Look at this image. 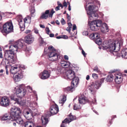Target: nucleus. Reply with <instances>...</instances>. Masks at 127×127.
<instances>
[{"label":"nucleus","mask_w":127,"mask_h":127,"mask_svg":"<svg viewBox=\"0 0 127 127\" xmlns=\"http://www.w3.org/2000/svg\"><path fill=\"white\" fill-rule=\"evenodd\" d=\"M64 6L66 7H67V4L65 1L63 3Z\"/></svg>","instance_id":"obj_58"},{"label":"nucleus","mask_w":127,"mask_h":127,"mask_svg":"<svg viewBox=\"0 0 127 127\" xmlns=\"http://www.w3.org/2000/svg\"><path fill=\"white\" fill-rule=\"evenodd\" d=\"M78 100L79 103L82 104H85L88 101L84 95H82L79 96Z\"/></svg>","instance_id":"obj_22"},{"label":"nucleus","mask_w":127,"mask_h":127,"mask_svg":"<svg viewBox=\"0 0 127 127\" xmlns=\"http://www.w3.org/2000/svg\"><path fill=\"white\" fill-rule=\"evenodd\" d=\"M8 68H10L9 66L8 65L6 66L5 67V69L6 71V74L7 75L8 74Z\"/></svg>","instance_id":"obj_44"},{"label":"nucleus","mask_w":127,"mask_h":127,"mask_svg":"<svg viewBox=\"0 0 127 127\" xmlns=\"http://www.w3.org/2000/svg\"><path fill=\"white\" fill-rule=\"evenodd\" d=\"M68 25H69V28H71V27L72 26V24L70 22L68 23Z\"/></svg>","instance_id":"obj_59"},{"label":"nucleus","mask_w":127,"mask_h":127,"mask_svg":"<svg viewBox=\"0 0 127 127\" xmlns=\"http://www.w3.org/2000/svg\"><path fill=\"white\" fill-rule=\"evenodd\" d=\"M66 77L70 80L72 79L75 76V73L74 71L72 70H67L65 73Z\"/></svg>","instance_id":"obj_19"},{"label":"nucleus","mask_w":127,"mask_h":127,"mask_svg":"<svg viewBox=\"0 0 127 127\" xmlns=\"http://www.w3.org/2000/svg\"><path fill=\"white\" fill-rule=\"evenodd\" d=\"M86 79L88 80L90 79V76L89 75H87L86 78Z\"/></svg>","instance_id":"obj_63"},{"label":"nucleus","mask_w":127,"mask_h":127,"mask_svg":"<svg viewBox=\"0 0 127 127\" xmlns=\"http://www.w3.org/2000/svg\"><path fill=\"white\" fill-rule=\"evenodd\" d=\"M61 23H62V24L63 25H64L65 23V20H64V19L63 18H62V19L61 20Z\"/></svg>","instance_id":"obj_49"},{"label":"nucleus","mask_w":127,"mask_h":127,"mask_svg":"<svg viewBox=\"0 0 127 127\" xmlns=\"http://www.w3.org/2000/svg\"><path fill=\"white\" fill-rule=\"evenodd\" d=\"M114 79L115 82L119 84L121 83L122 80L123 78L121 74L120 73L116 72L113 74Z\"/></svg>","instance_id":"obj_16"},{"label":"nucleus","mask_w":127,"mask_h":127,"mask_svg":"<svg viewBox=\"0 0 127 127\" xmlns=\"http://www.w3.org/2000/svg\"><path fill=\"white\" fill-rule=\"evenodd\" d=\"M13 30V25L11 21L8 22L4 25L3 30H1V28L0 27V31L3 33H8L12 32Z\"/></svg>","instance_id":"obj_8"},{"label":"nucleus","mask_w":127,"mask_h":127,"mask_svg":"<svg viewBox=\"0 0 127 127\" xmlns=\"http://www.w3.org/2000/svg\"><path fill=\"white\" fill-rule=\"evenodd\" d=\"M30 10L31 13H33L35 12V9L33 7H32L31 8H30Z\"/></svg>","instance_id":"obj_43"},{"label":"nucleus","mask_w":127,"mask_h":127,"mask_svg":"<svg viewBox=\"0 0 127 127\" xmlns=\"http://www.w3.org/2000/svg\"><path fill=\"white\" fill-rule=\"evenodd\" d=\"M82 34L84 35H87L88 34V32L87 31H83Z\"/></svg>","instance_id":"obj_46"},{"label":"nucleus","mask_w":127,"mask_h":127,"mask_svg":"<svg viewBox=\"0 0 127 127\" xmlns=\"http://www.w3.org/2000/svg\"><path fill=\"white\" fill-rule=\"evenodd\" d=\"M92 2L88 1L86 2L85 7L87 11V13L89 21L91 20H95L98 17L97 14L95 12L98 10V7L95 4L90 5L88 8L87 7V5L89 4L93 3Z\"/></svg>","instance_id":"obj_4"},{"label":"nucleus","mask_w":127,"mask_h":127,"mask_svg":"<svg viewBox=\"0 0 127 127\" xmlns=\"http://www.w3.org/2000/svg\"><path fill=\"white\" fill-rule=\"evenodd\" d=\"M23 72L21 70H20L17 73L14 75L13 79L15 82L19 81L23 77Z\"/></svg>","instance_id":"obj_14"},{"label":"nucleus","mask_w":127,"mask_h":127,"mask_svg":"<svg viewBox=\"0 0 127 127\" xmlns=\"http://www.w3.org/2000/svg\"><path fill=\"white\" fill-rule=\"evenodd\" d=\"M76 25L75 24H74L73 27V30H74L76 29Z\"/></svg>","instance_id":"obj_56"},{"label":"nucleus","mask_w":127,"mask_h":127,"mask_svg":"<svg viewBox=\"0 0 127 127\" xmlns=\"http://www.w3.org/2000/svg\"><path fill=\"white\" fill-rule=\"evenodd\" d=\"M46 33L48 34H49L50 31L49 30V29L48 27H46Z\"/></svg>","instance_id":"obj_47"},{"label":"nucleus","mask_w":127,"mask_h":127,"mask_svg":"<svg viewBox=\"0 0 127 127\" xmlns=\"http://www.w3.org/2000/svg\"><path fill=\"white\" fill-rule=\"evenodd\" d=\"M24 116L27 119L29 120L31 118L32 116L31 113L30 111V109L29 111H27L24 113Z\"/></svg>","instance_id":"obj_29"},{"label":"nucleus","mask_w":127,"mask_h":127,"mask_svg":"<svg viewBox=\"0 0 127 127\" xmlns=\"http://www.w3.org/2000/svg\"><path fill=\"white\" fill-rule=\"evenodd\" d=\"M40 26L41 28H45V26L41 24L40 25Z\"/></svg>","instance_id":"obj_64"},{"label":"nucleus","mask_w":127,"mask_h":127,"mask_svg":"<svg viewBox=\"0 0 127 127\" xmlns=\"http://www.w3.org/2000/svg\"><path fill=\"white\" fill-rule=\"evenodd\" d=\"M30 113H31L32 117H33L34 116H35L37 114V110L36 109V110H32L31 109H30Z\"/></svg>","instance_id":"obj_36"},{"label":"nucleus","mask_w":127,"mask_h":127,"mask_svg":"<svg viewBox=\"0 0 127 127\" xmlns=\"http://www.w3.org/2000/svg\"><path fill=\"white\" fill-rule=\"evenodd\" d=\"M64 58L65 60H68V56L66 55H65L64 56Z\"/></svg>","instance_id":"obj_55"},{"label":"nucleus","mask_w":127,"mask_h":127,"mask_svg":"<svg viewBox=\"0 0 127 127\" xmlns=\"http://www.w3.org/2000/svg\"><path fill=\"white\" fill-rule=\"evenodd\" d=\"M76 119V117L75 116L72 115L70 114L68 116V118H66L62 122V123H65V124L69 123L71 121L74 120Z\"/></svg>","instance_id":"obj_20"},{"label":"nucleus","mask_w":127,"mask_h":127,"mask_svg":"<svg viewBox=\"0 0 127 127\" xmlns=\"http://www.w3.org/2000/svg\"><path fill=\"white\" fill-rule=\"evenodd\" d=\"M25 39L26 43L28 44H30L33 41L34 38L32 35L29 34L25 37Z\"/></svg>","instance_id":"obj_21"},{"label":"nucleus","mask_w":127,"mask_h":127,"mask_svg":"<svg viewBox=\"0 0 127 127\" xmlns=\"http://www.w3.org/2000/svg\"><path fill=\"white\" fill-rule=\"evenodd\" d=\"M70 63L68 61H61L55 68H53L52 70L56 71V73L58 75L62 73L63 70L62 67L66 68L68 67L70 65Z\"/></svg>","instance_id":"obj_6"},{"label":"nucleus","mask_w":127,"mask_h":127,"mask_svg":"<svg viewBox=\"0 0 127 127\" xmlns=\"http://www.w3.org/2000/svg\"><path fill=\"white\" fill-rule=\"evenodd\" d=\"M81 52L82 54L83 55L84 57H86L87 54L85 53L83 49H82V51Z\"/></svg>","instance_id":"obj_51"},{"label":"nucleus","mask_w":127,"mask_h":127,"mask_svg":"<svg viewBox=\"0 0 127 127\" xmlns=\"http://www.w3.org/2000/svg\"><path fill=\"white\" fill-rule=\"evenodd\" d=\"M58 106L56 104L51 106L49 109V111L50 113V116L55 114L59 111Z\"/></svg>","instance_id":"obj_17"},{"label":"nucleus","mask_w":127,"mask_h":127,"mask_svg":"<svg viewBox=\"0 0 127 127\" xmlns=\"http://www.w3.org/2000/svg\"><path fill=\"white\" fill-rule=\"evenodd\" d=\"M114 76L113 74H111L108 76L106 80L107 81H112L114 79Z\"/></svg>","instance_id":"obj_38"},{"label":"nucleus","mask_w":127,"mask_h":127,"mask_svg":"<svg viewBox=\"0 0 127 127\" xmlns=\"http://www.w3.org/2000/svg\"><path fill=\"white\" fill-rule=\"evenodd\" d=\"M20 68L24 69V66L23 65H15L11 67L10 69V72L12 74H15L20 70Z\"/></svg>","instance_id":"obj_13"},{"label":"nucleus","mask_w":127,"mask_h":127,"mask_svg":"<svg viewBox=\"0 0 127 127\" xmlns=\"http://www.w3.org/2000/svg\"><path fill=\"white\" fill-rule=\"evenodd\" d=\"M67 17L68 20L67 21L68 22H70V18L69 15L67 13Z\"/></svg>","instance_id":"obj_54"},{"label":"nucleus","mask_w":127,"mask_h":127,"mask_svg":"<svg viewBox=\"0 0 127 127\" xmlns=\"http://www.w3.org/2000/svg\"><path fill=\"white\" fill-rule=\"evenodd\" d=\"M58 6H59V7H61L62 8L63 7V6L60 3V2H58Z\"/></svg>","instance_id":"obj_52"},{"label":"nucleus","mask_w":127,"mask_h":127,"mask_svg":"<svg viewBox=\"0 0 127 127\" xmlns=\"http://www.w3.org/2000/svg\"><path fill=\"white\" fill-rule=\"evenodd\" d=\"M39 40L40 45H46V43L44 41L43 39L40 36Z\"/></svg>","instance_id":"obj_37"},{"label":"nucleus","mask_w":127,"mask_h":127,"mask_svg":"<svg viewBox=\"0 0 127 127\" xmlns=\"http://www.w3.org/2000/svg\"><path fill=\"white\" fill-rule=\"evenodd\" d=\"M50 76V73L47 70H44L39 74V78L41 79L44 80L49 78Z\"/></svg>","instance_id":"obj_15"},{"label":"nucleus","mask_w":127,"mask_h":127,"mask_svg":"<svg viewBox=\"0 0 127 127\" xmlns=\"http://www.w3.org/2000/svg\"><path fill=\"white\" fill-rule=\"evenodd\" d=\"M92 103L94 104H96V99L95 98H94V99L92 101Z\"/></svg>","instance_id":"obj_53"},{"label":"nucleus","mask_w":127,"mask_h":127,"mask_svg":"<svg viewBox=\"0 0 127 127\" xmlns=\"http://www.w3.org/2000/svg\"><path fill=\"white\" fill-rule=\"evenodd\" d=\"M25 41L23 39H20L16 41L15 43V44L18 47L19 49H22L26 52V54L27 56V54L30 55V53L29 51L27 50L26 46L25 44Z\"/></svg>","instance_id":"obj_10"},{"label":"nucleus","mask_w":127,"mask_h":127,"mask_svg":"<svg viewBox=\"0 0 127 127\" xmlns=\"http://www.w3.org/2000/svg\"><path fill=\"white\" fill-rule=\"evenodd\" d=\"M25 87V85L23 84H21L15 87L14 91L16 94L18 98L15 97H11L12 100L16 101V103L20 106L24 105L25 104V101H23L21 100V98L23 97L26 94V92L24 89Z\"/></svg>","instance_id":"obj_2"},{"label":"nucleus","mask_w":127,"mask_h":127,"mask_svg":"<svg viewBox=\"0 0 127 127\" xmlns=\"http://www.w3.org/2000/svg\"><path fill=\"white\" fill-rule=\"evenodd\" d=\"M41 120L43 125H45L48 123V119L46 117L42 116L41 117Z\"/></svg>","instance_id":"obj_34"},{"label":"nucleus","mask_w":127,"mask_h":127,"mask_svg":"<svg viewBox=\"0 0 127 127\" xmlns=\"http://www.w3.org/2000/svg\"><path fill=\"white\" fill-rule=\"evenodd\" d=\"M56 38L57 39H60V38H62V35H60L56 37Z\"/></svg>","instance_id":"obj_60"},{"label":"nucleus","mask_w":127,"mask_h":127,"mask_svg":"<svg viewBox=\"0 0 127 127\" xmlns=\"http://www.w3.org/2000/svg\"><path fill=\"white\" fill-rule=\"evenodd\" d=\"M25 127H35L34 121H28L25 122L24 124Z\"/></svg>","instance_id":"obj_24"},{"label":"nucleus","mask_w":127,"mask_h":127,"mask_svg":"<svg viewBox=\"0 0 127 127\" xmlns=\"http://www.w3.org/2000/svg\"><path fill=\"white\" fill-rule=\"evenodd\" d=\"M104 78L101 79L100 81H97L95 82H93L89 88L91 92H95L96 89H98L100 86L101 84L104 82Z\"/></svg>","instance_id":"obj_9"},{"label":"nucleus","mask_w":127,"mask_h":127,"mask_svg":"<svg viewBox=\"0 0 127 127\" xmlns=\"http://www.w3.org/2000/svg\"><path fill=\"white\" fill-rule=\"evenodd\" d=\"M90 29L94 31H96L100 29L101 31L103 33H106L109 30L107 25L105 23H103L101 20H94L88 22Z\"/></svg>","instance_id":"obj_3"},{"label":"nucleus","mask_w":127,"mask_h":127,"mask_svg":"<svg viewBox=\"0 0 127 127\" xmlns=\"http://www.w3.org/2000/svg\"><path fill=\"white\" fill-rule=\"evenodd\" d=\"M31 31L30 30H27L25 31V33H30L31 32Z\"/></svg>","instance_id":"obj_62"},{"label":"nucleus","mask_w":127,"mask_h":127,"mask_svg":"<svg viewBox=\"0 0 127 127\" xmlns=\"http://www.w3.org/2000/svg\"><path fill=\"white\" fill-rule=\"evenodd\" d=\"M4 56L6 58H8L12 63H13L15 59L14 58V54L12 52L9 50H6L4 51Z\"/></svg>","instance_id":"obj_11"},{"label":"nucleus","mask_w":127,"mask_h":127,"mask_svg":"<svg viewBox=\"0 0 127 127\" xmlns=\"http://www.w3.org/2000/svg\"><path fill=\"white\" fill-rule=\"evenodd\" d=\"M62 38L65 39H67L68 38V37L66 35H62Z\"/></svg>","instance_id":"obj_48"},{"label":"nucleus","mask_w":127,"mask_h":127,"mask_svg":"<svg viewBox=\"0 0 127 127\" xmlns=\"http://www.w3.org/2000/svg\"><path fill=\"white\" fill-rule=\"evenodd\" d=\"M12 118L11 116V111H10V116L9 117V115L7 114H6L4 115L1 118V120L4 121L6 120H9V122H10L11 121H12L11 119Z\"/></svg>","instance_id":"obj_27"},{"label":"nucleus","mask_w":127,"mask_h":127,"mask_svg":"<svg viewBox=\"0 0 127 127\" xmlns=\"http://www.w3.org/2000/svg\"><path fill=\"white\" fill-rule=\"evenodd\" d=\"M18 21L21 30L22 31H24L25 27V23L23 21V20L21 19H19Z\"/></svg>","instance_id":"obj_26"},{"label":"nucleus","mask_w":127,"mask_h":127,"mask_svg":"<svg viewBox=\"0 0 127 127\" xmlns=\"http://www.w3.org/2000/svg\"><path fill=\"white\" fill-rule=\"evenodd\" d=\"M74 88H75L74 87L71 85V86L65 88L64 90L66 92H72L74 90Z\"/></svg>","instance_id":"obj_33"},{"label":"nucleus","mask_w":127,"mask_h":127,"mask_svg":"<svg viewBox=\"0 0 127 127\" xmlns=\"http://www.w3.org/2000/svg\"><path fill=\"white\" fill-rule=\"evenodd\" d=\"M9 49L10 51L12 52L14 54L17 52L19 49L15 43L9 46Z\"/></svg>","instance_id":"obj_25"},{"label":"nucleus","mask_w":127,"mask_h":127,"mask_svg":"<svg viewBox=\"0 0 127 127\" xmlns=\"http://www.w3.org/2000/svg\"><path fill=\"white\" fill-rule=\"evenodd\" d=\"M103 49L107 50L108 52L113 53L118 57L121 56L122 58L127 59V49H122L120 53L116 52L119 51L120 48V44L117 41H106L102 46Z\"/></svg>","instance_id":"obj_1"},{"label":"nucleus","mask_w":127,"mask_h":127,"mask_svg":"<svg viewBox=\"0 0 127 127\" xmlns=\"http://www.w3.org/2000/svg\"><path fill=\"white\" fill-rule=\"evenodd\" d=\"M72 79L71 85L75 88L77 87V85L78 84L79 78L75 76Z\"/></svg>","instance_id":"obj_23"},{"label":"nucleus","mask_w":127,"mask_h":127,"mask_svg":"<svg viewBox=\"0 0 127 127\" xmlns=\"http://www.w3.org/2000/svg\"><path fill=\"white\" fill-rule=\"evenodd\" d=\"M11 121H15L17 123L19 124H23V120L20 116L22 112L20 108L13 106L11 108Z\"/></svg>","instance_id":"obj_5"},{"label":"nucleus","mask_w":127,"mask_h":127,"mask_svg":"<svg viewBox=\"0 0 127 127\" xmlns=\"http://www.w3.org/2000/svg\"><path fill=\"white\" fill-rule=\"evenodd\" d=\"M55 11L52 9L50 13H49V10H47L45 11L44 13H42L40 18L41 19H46L48 17H52L53 14L55 13Z\"/></svg>","instance_id":"obj_12"},{"label":"nucleus","mask_w":127,"mask_h":127,"mask_svg":"<svg viewBox=\"0 0 127 127\" xmlns=\"http://www.w3.org/2000/svg\"><path fill=\"white\" fill-rule=\"evenodd\" d=\"M54 35V34L53 33L50 34H49V36L50 37H53Z\"/></svg>","instance_id":"obj_61"},{"label":"nucleus","mask_w":127,"mask_h":127,"mask_svg":"<svg viewBox=\"0 0 127 127\" xmlns=\"http://www.w3.org/2000/svg\"><path fill=\"white\" fill-rule=\"evenodd\" d=\"M29 106L32 108V109L33 110H36V109L34 108V107H38V104L36 102H34L33 103L31 102L29 103Z\"/></svg>","instance_id":"obj_31"},{"label":"nucleus","mask_w":127,"mask_h":127,"mask_svg":"<svg viewBox=\"0 0 127 127\" xmlns=\"http://www.w3.org/2000/svg\"><path fill=\"white\" fill-rule=\"evenodd\" d=\"M60 7L59 6H57L55 8V9L56 11H57L58 10H59L60 9Z\"/></svg>","instance_id":"obj_57"},{"label":"nucleus","mask_w":127,"mask_h":127,"mask_svg":"<svg viewBox=\"0 0 127 127\" xmlns=\"http://www.w3.org/2000/svg\"><path fill=\"white\" fill-rule=\"evenodd\" d=\"M34 32L38 34V30L36 28H34L33 30Z\"/></svg>","instance_id":"obj_50"},{"label":"nucleus","mask_w":127,"mask_h":127,"mask_svg":"<svg viewBox=\"0 0 127 127\" xmlns=\"http://www.w3.org/2000/svg\"><path fill=\"white\" fill-rule=\"evenodd\" d=\"M3 61L4 62L5 64H8L9 62L12 63L9 60L8 58H5L3 59Z\"/></svg>","instance_id":"obj_41"},{"label":"nucleus","mask_w":127,"mask_h":127,"mask_svg":"<svg viewBox=\"0 0 127 127\" xmlns=\"http://www.w3.org/2000/svg\"><path fill=\"white\" fill-rule=\"evenodd\" d=\"M48 49L50 50L53 51H50L48 53V57L49 60L52 61L57 60L58 59L59 56V54L56 52V51H54V48L53 46H49Z\"/></svg>","instance_id":"obj_7"},{"label":"nucleus","mask_w":127,"mask_h":127,"mask_svg":"<svg viewBox=\"0 0 127 127\" xmlns=\"http://www.w3.org/2000/svg\"><path fill=\"white\" fill-rule=\"evenodd\" d=\"M92 77L95 79H97L98 78L97 75L95 73H93L92 75Z\"/></svg>","instance_id":"obj_45"},{"label":"nucleus","mask_w":127,"mask_h":127,"mask_svg":"<svg viewBox=\"0 0 127 127\" xmlns=\"http://www.w3.org/2000/svg\"><path fill=\"white\" fill-rule=\"evenodd\" d=\"M66 100V97L64 95L61 96L60 97L59 103L60 104H61V105L62 106Z\"/></svg>","instance_id":"obj_30"},{"label":"nucleus","mask_w":127,"mask_h":127,"mask_svg":"<svg viewBox=\"0 0 127 127\" xmlns=\"http://www.w3.org/2000/svg\"><path fill=\"white\" fill-rule=\"evenodd\" d=\"M90 37L91 39H94L95 41L97 38L99 37V34L97 33H93L90 35Z\"/></svg>","instance_id":"obj_28"},{"label":"nucleus","mask_w":127,"mask_h":127,"mask_svg":"<svg viewBox=\"0 0 127 127\" xmlns=\"http://www.w3.org/2000/svg\"><path fill=\"white\" fill-rule=\"evenodd\" d=\"M74 110H77L81 108V107L79 105V103L77 104L75 103L74 105Z\"/></svg>","instance_id":"obj_39"},{"label":"nucleus","mask_w":127,"mask_h":127,"mask_svg":"<svg viewBox=\"0 0 127 127\" xmlns=\"http://www.w3.org/2000/svg\"><path fill=\"white\" fill-rule=\"evenodd\" d=\"M31 17L29 16H27L23 20L24 21L25 23H30L31 22Z\"/></svg>","instance_id":"obj_35"},{"label":"nucleus","mask_w":127,"mask_h":127,"mask_svg":"<svg viewBox=\"0 0 127 127\" xmlns=\"http://www.w3.org/2000/svg\"><path fill=\"white\" fill-rule=\"evenodd\" d=\"M95 42L98 45H100L102 43V40L99 38H97L95 41Z\"/></svg>","instance_id":"obj_40"},{"label":"nucleus","mask_w":127,"mask_h":127,"mask_svg":"<svg viewBox=\"0 0 127 127\" xmlns=\"http://www.w3.org/2000/svg\"><path fill=\"white\" fill-rule=\"evenodd\" d=\"M93 70L97 73H99L100 72V71L98 69V67L97 66H95L93 69Z\"/></svg>","instance_id":"obj_42"},{"label":"nucleus","mask_w":127,"mask_h":127,"mask_svg":"<svg viewBox=\"0 0 127 127\" xmlns=\"http://www.w3.org/2000/svg\"><path fill=\"white\" fill-rule=\"evenodd\" d=\"M27 89L29 91L30 93L32 92L36 96V100L37 99V95L36 93V92L35 91H33L32 88L30 86H28L26 87Z\"/></svg>","instance_id":"obj_32"},{"label":"nucleus","mask_w":127,"mask_h":127,"mask_svg":"<svg viewBox=\"0 0 127 127\" xmlns=\"http://www.w3.org/2000/svg\"><path fill=\"white\" fill-rule=\"evenodd\" d=\"M0 104L2 106L4 107H6L9 105V100L8 98L6 96L2 97L1 99Z\"/></svg>","instance_id":"obj_18"}]
</instances>
